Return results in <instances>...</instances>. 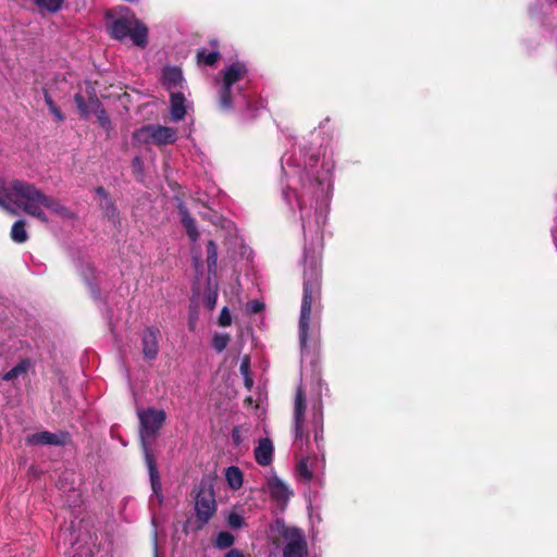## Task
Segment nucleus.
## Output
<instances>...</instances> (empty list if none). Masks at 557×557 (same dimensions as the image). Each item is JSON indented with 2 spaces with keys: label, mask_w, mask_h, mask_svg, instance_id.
Listing matches in <instances>:
<instances>
[{
  "label": "nucleus",
  "mask_w": 557,
  "mask_h": 557,
  "mask_svg": "<svg viewBox=\"0 0 557 557\" xmlns=\"http://www.w3.org/2000/svg\"><path fill=\"white\" fill-rule=\"evenodd\" d=\"M322 269L318 261L311 260L304 272V293L299 318V343L305 349L309 339L312 306L321 298Z\"/></svg>",
  "instance_id": "obj_1"
},
{
  "label": "nucleus",
  "mask_w": 557,
  "mask_h": 557,
  "mask_svg": "<svg viewBox=\"0 0 557 557\" xmlns=\"http://www.w3.org/2000/svg\"><path fill=\"white\" fill-rule=\"evenodd\" d=\"M7 201L15 208L28 213L36 206H41L45 194L34 184L14 178L8 185H2Z\"/></svg>",
  "instance_id": "obj_2"
},
{
  "label": "nucleus",
  "mask_w": 557,
  "mask_h": 557,
  "mask_svg": "<svg viewBox=\"0 0 557 557\" xmlns=\"http://www.w3.org/2000/svg\"><path fill=\"white\" fill-rule=\"evenodd\" d=\"M109 35H147L148 27L124 5L109 9L104 13Z\"/></svg>",
  "instance_id": "obj_3"
},
{
  "label": "nucleus",
  "mask_w": 557,
  "mask_h": 557,
  "mask_svg": "<svg viewBox=\"0 0 557 557\" xmlns=\"http://www.w3.org/2000/svg\"><path fill=\"white\" fill-rule=\"evenodd\" d=\"M138 419L140 442L146 456V449H150V441H153L158 435L159 430L165 422L166 414L163 410L148 408L147 410H138Z\"/></svg>",
  "instance_id": "obj_4"
},
{
  "label": "nucleus",
  "mask_w": 557,
  "mask_h": 557,
  "mask_svg": "<svg viewBox=\"0 0 557 557\" xmlns=\"http://www.w3.org/2000/svg\"><path fill=\"white\" fill-rule=\"evenodd\" d=\"M280 534L286 541L282 550L283 557L308 556V543L301 529L283 524Z\"/></svg>",
  "instance_id": "obj_5"
},
{
  "label": "nucleus",
  "mask_w": 557,
  "mask_h": 557,
  "mask_svg": "<svg viewBox=\"0 0 557 557\" xmlns=\"http://www.w3.org/2000/svg\"><path fill=\"white\" fill-rule=\"evenodd\" d=\"M196 518L201 529L213 517L216 511V503L212 490L200 487L195 497Z\"/></svg>",
  "instance_id": "obj_6"
},
{
  "label": "nucleus",
  "mask_w": 557,
  "mask_h": 557,
  "mask_svg": "<svg viewBox=\"0 0 557 557\" xmlns=\"http://www.w3.org/2000/svg\"><path fill=\"white\" fill-rule=\"evenodd\" d=\"M139 133H147L157 146L173 144L177 138L174 128L162 125H146L139 129Z\"/></svg>",
  "instance_id": "obj_7"
},
{
  "label": "nucleus",
  "mask_w": 557,
  "mask_h": 557,
  "mask_svg": "<svg viewBox=\"0 0 557 557\" xmlns=\"http://www.w3.org/2000/svg\"><path fill=\"white\" fill-rule=\"evenodd\" d=\"M74 102L77 107L79 115L84 119L88 117L90 113H97L99 110L103 108L95 90L88 92L87 101L81 92L75 94Z\"/></svg>",
  "instance_id": "obj_8"
},
{
  "label": "nucleus",
  "mask_w": 557,
  "mask_h": 557,
  "mask_svg": "<svg viewBox=\"0 0 557 557\" xmlns=\"http://www.w3.org/2000/svg\"><path fill=\"white\" fill-rule=\"evenodd\" d=\"M160 331L157 327H147L141 336V350L146 359L153 360L159 354L158 337Z\"/></svg>",
  "instance_id": "obj_9"
},
{
  "label": "nucleus",
  "mask_w": 557,
  "mask_h": 557,
  "mask_svg": "<svg viewBox=\"0 0 557 557\" xmlns=\"http://www.w3.org/2000/svg\"><path fill=\"white\" fill-rule=\"evenodd\" d=\"M69 434L61 432L59 434L49 431H41L27 436V443L34 445H53L63 446L66 443Z\"/></svg>",
  "instance_id": "obj_10"
},
{
  "label": "nucleus",
  "mask_w": 557,
  "mask_h": 557,
  "mask_svg": "<svg viewBox=\"0 0 557 557\" xmlns=\"http://www.w3.org/2000/svg\"><path fill=\"white\" fill-rule=\"evenodd\" d=\"M248 73L247 65L244 62L235 61L223 71V86L232 88L235 83L245 78Z\"/></svg>",
  "instance_id": "obj_11"
},
{
  "label": "nucleus",
  "mask_w": 557,
  "mask_h": 557,
  "mask_svg": "<svg viewBox=\"0 0 557 557\" xmlns=\"http://www.w3.org/2000/svg\"><path fill=\"white\" fill-rule=\"evenodd\" d=\"M146 465L149 470V476L151 482V487L153 491V494L158 497L159 503H162L163 495H162V487H161V481L160 475L157 467V461L154 458V455L152 454L151 449H146V457H145Z\"/></svg>",
  "instance_id": "obj_12"
},
{
  "label": "nucleus",
  "mask_w": 557,
  "mask_h": 557,
  "mask_svg": "<svg viewBox=\"0 0 557 557\" xmlns=\"http://www.w3.org/2000/svg\"><path fill=\"white\" fill-rule=\"evenodd\" d=\"M273 444L269 437L260 438L258 446L255 448V460L259 466L267 467L273 460Z\"/></svg>",
  "instance_id": "obj_13"
},
{
  "label": "nucleus",
  "mask_w": 557,
  "mask_h": 557,
  "mask_svg": "<svg viewBox=\"0 0 557 557\" xmlns=\"http://www.w3.org/2000/svg\"><path fill=\"white\" fill-rule=\"evenodd\" d=\"M177 211H178V215L181 218V223H182L183 227L185 228L188 238L193 243H196L199 238V232H198L195 219L191 218V215L184 202L178 203Z\"/></svg>",
  "instance_id": "obj_14"
},
{
  "label": "nucleus",
  "mask_w": 557,
  "mask_h": 557,
  "mask_svg": "<svg viewBox=\"0 0 557 557\" xmlns=\"http://www.w3.org/2000/svg\"><path fill=\"white\" fill-rule=\"evenodd\" d=\"M162 85L171 90L177 87H182L183 83V72L177 66H165L162 70L161 75Z\"/></svg>",
  "instance_id": "obj_15"
},
{
  "label": "nucleus",
  "mask_w": 557,
  "mask_h": 557,
  "mask_svg": "<svg viewBox=\"0 0 557 557\" xmlns=\"http://www.w3.org/2000/svg\"><path fill=\"white\" fill-rule=\"evenodd\" d=\"M41 206L62 219H71L73 216L72 211L67 207L62 205L60 200L46 194L42 199Z\"/></svg>",
  "instance_id": "obj_16"
},
{
  "label": "nucleus",
  "mask_w": 557,
  "mask_h": 557,
  "mask_svg": "<svg viewBox=\"0 0 557 557\" xmlns=\"http://www.w3.org/2000/svg\"><path fill=\"white\" fill-rule=\"evenodd\" d=\"M269 493L276 500H286L289 497V491L286 484L277 476L268 479Z\"/></svg>",
  "instance_id": "obj_17"
},
{
  "label": "nucleus",
  "mask_w": 557,
  "mask_h": 557,
  "mask_svg": "<svg viewBox=\"0 0 557 557\" xmlns=\"http://www.w3.org/2000/svg\"><path fill=\"white\" fill-rule=\"evenodd\" d=\"M171 116L173 121H181L186 114L185 97L183 92H171Z\"/></svg>",
  "instance_id": "obj_18"
},
{
  "label": "nucleus",
  "mask_w": 557,
  "mask_h": 557,
  "mask_svg": "<svg viewBox=\"0 0 557 557\" xmlns=\"http://www.w3.org/2000/svg\"><path fill=\"white\" fill-rule=\"evenodd\" d=\"M306 409H307L306 392L301 386H299L296 389V394H295L294 421L305 420Z\"/></svg>",
  "instance_id": "obj_19"
},
{
  "label": "nucleus",
  "mask_w": 557,
  "mask_h": 557,
  "mask_svg": "<svg viewBox=\"0 0 557 557\" xmlns=\"http://www.w3.org/2000/svg\"><path fill=\"white\" fill-rule=\"evenodd\" d=\"M225 479L228 486L234 491H237L243 486L244 474L243 471L236 466H230L225 470Z\"/></svg>",
  "instance_id": "obj_20"
},
{
  "label": "nucleus",
  "mask_w": 557,
  "mask_h": 557,
  "mask_svg": "<svg viewBox=\"0 0 557 557\" xmlns=\"http://www.w3.org/2000/svg\"><path fill=\"white\" fill-rule=\"evenodd\" d=\"M30 360L28 358L22 359L16 366H14L10 371L5 372L2 375L3 381H13L18 376L26 374L30 368Z\"/></svg>",
  "instance_id": "obj_21"
},
{
  "label": "nucleus",
  "mask_w": 557,
  "mask_h": 557,
  "mask_svg": "<svg viewBox=\"0 0 557 557\" xmlns=\"http://www.w3.org/2000/svg\"><path fill=\"white\" fill-rule=\"evenodd\" d=\"M11 238L13 242L23 244L28 239V233L26 231V222L21 219L14 222L11 228Z\"/></svg>",
  "instance_id": "obj_22"
},
{
  "label": "nucleus",
  "mask_w": 557,
  "mask_h": 557,
  "mask_svg": "<svg viewBox=\"0 0 557 557\" xmlns=\"http://www.w3.org/2000/svg\"><path fill=\"white\" fill-rule=\"evenodd\" d=\"M295 443L300 447L309 445V432L305 430V420L294 421Z\"/></svg>",
  "instance_id": "obj_23"
},
{
  "label": "nucleus",
  "mask_w": 557,
  "mask_h": 557,
  "mask_svg": "<svg viewBox=\"0 0 557 557\" xmlns=\"http://www.w3.org/2000/svg\"><path fill=\"white\" fill-rule=\"evenodd\" d=\"M311 423L313 440L319 446L320 441L323 440V414L320 410L313 413Z\"/></svg>",
  "instance_id": "obj_24"
},
{
  "label": "nucleus",
  "mask_w": 557,
  "mask_h": 557,
  "mask_svg": "<svg viewBox=\"0 0 557 557\" xmlns=\"http://www.w3.org/2000/svg\"><path fill=\"white\" fill-rule=\"evenodd\" d=\"M207 267L209 272L216 268L218 263V246L213 240H209L206 247Z\"/></svg>",
  "instance_id": "obj_25"
},
{
  "label": "nucleus",
  "mask_w": 557,
  "mask_h": 557,
  "mask_svg": "<svg viewBox=\"0 0 557 557\" xmlns=\"http://www.w3.org/2000/svg\"><path fill=\"white\" fill-rule=\"evenodd\" d=\"M100 208L104 214V216L111 221V222H116L117 219H119V211L113 202V200L111 198L104 200V201H101L100 202Z\"/></svg>",
  "instance_id": "obj_26"
},
{
  "label": "nucleus",
  "mask_w": 557,
  "mask_h": 557,
  "mask_svg": "<svg viewBox=\"0 0 557 557\" xmlns=\"http://www.w3.org/2000/svg\"><path fill=\"white\" fill-rule=\"evenodd\" d=\"M220 58H221V54L218 50H213L209 53H207L205 49L197 51V61L199 63H203L209 66L214 65L219 61Z\"/></svg>",
  "instance_id": "obj_27"
},
{
  "label": "nucleus",
  "mask_w": 557,
  "mask_h": 557,
  "mask_svg": "<svg viewBox=\"0 0 557 557\" xmlns=\"http://www.w3.org/2000/svg\"><path fill=\"white\" fill-rule=\"evenodd\" d=\"M235 542V537L227 531H221L218 533L214 546L219 549L230 548Z\"/></svg>",
  "instance_id": "obj_28"
},
{
  "label": "nucleus",
  "mask_w": 557,
  "mask_h": 557,
  "mask_svg": "<svg viewBox=\"0 0 557 557\" xmlns=\"http://www.w3.org/2000/svg\"><path fill=\"white\" fill-rule=\"evenodd\" d=\"M39 10H46L50 13H55L61 10L63 0H35Z\"/></svg>",
  "instance_id": "obj_29"
},
{
  "label": "nucleus",
  "mask_w": 557,
  "mask_h": 557,
  "mask_svg": "<svg viewBox=\"0 0 557 557\" xmlns=\"http://www.w3.org/2000/svg\"><path fill=\"white\" fill-rule=\"evenodd\" d=\"M219 106L223 111H230L232 109V88H226V86L222 85L219 97Z\"/></svg>",
  "instance_id": "obj_30"
},
{
  "label": "nucleus",
  "mask_w": 557,
  "mask_h": 557,
  "mask_svg": "<svg viewBox=\"0 0 557 557\" xmlns=\"http://www.w3.org/2000/svg\"><path fill=\"white\" fill-rule=\"evenodd\" d=\"M95 114L97 116L99 126L106 132L107 137L109 138L111 136L112 123L107 111L104 110V108H102Z\"/></svg>",
  "instance_id": "obj_31"
},
{
  "label": "nucleus",
  "mask_w": 557,
  "mask_h": 557,
  "mask_svg": "<svg viewBox=\"0 0 557 557\" xmlns=\"http://www.w3.org/2000/svg\"><path fill=\"white\" fill-rule=\"evenodd\" d=\"M231 336L228 334H215L212 337V347L218 351L222 352L228 345Z\"/></svg>",
  "instance_id": "obj_32"
},
{
  "label": "nucleus",
  "mask_w": 557,
  "mask_h": 557,
  "mask_svg": "<svg viewBox=\"0 0 557 557\" xmlns=\"http://www.w3.org/2000/svg\"><path fill=\"white\" fill-rule=\"evenodd\" d=\"M297 472L298 474L307 482L311 481L312 478H313V474L311 472V470L309 469L308 467V458H305L302 457L298 462H297Z\"/></svg>",
  "instance_id": "obj_33"
},
{
  "label": "nucleus",
  "mask_w": 557,
  "mask_h": 557,
  "mask_svg": "<svg viewBox=\"0 0 557 557\" xmlns=\"http://www.w3.org/2000/svg\"><path fill=\"white\" fill-rule=\"evenodd\" d=\"M226 521L228 527L233 530L240 529L246 524L244 517L237 512H231L227 516Z\"/></svg>",
  "instance_id": "obj_34"
},
{
  "label": "nucleus",
  "mask_w": 557,
  "mask_h": 557,
  "mask_svg": "<svg viewBox=\"0 0 557 557\" xmlns=\"http://www.w3.org/2000/svg\"><path fill=\"white\" fill-rule=\"evenodd\" d=\"M232 323V315L227 307H223L219 315V325L228 326Z\"/></svg>",
  "instance_id": "obj_35"
},
{
  "label": "nucleus",
  "mask_w": 557,
  "mask_h": 557,
  "mask_svg": "<svg viewBox=\"0 0 557 557\" xmlns=\"http://www.w3.org/2000/svg\"><path fill=\"white\" fill-rule=\"evenodd\" d=\"M42 206H36L34 209H32L27 214L30 215V216H34L36 218L37 220H39L41 223H48L49 222V219L47 216V214L42 211Z\"/></svg>",
  "instance_id": "obj_36"
},
{
  "label": "nucleus",
  "mask_w": 557,
  "mask_h": 557,
  "mask_svg": "<svg viewBox=\"0 0 557 557\" xmlns=\"http://www.w3.org/2000/svg\"><path fill=\"white\" fill-rule=\"evenodd\" d=\"M120 40L129 39L133 46L145 48L148 45V37H116Z\"/></svg>",
  "instance_id": "obj_37"
},
{
  "label": "nucleus",
  "mask_w": 557,
  "mask_h": 557,
  "mask_svg": "<svg viewBox=\"0 0 557 557\" xmlns=\"http://www.w3.org/2000/svg\"><path fill=\"white\" fill-rule=\"evenodd\" d=\"M239 371H240L243 376L244 375H248V374H252L251 370H250V356L249 355H245L243 357L240 366H239Z\"/></svg>",
  "instance_id": "obj_38"
},
{
  "label": "nucleus",
  "mask_w": 557,
  "mask_h": 557,
  "mask_svg": "<svg viewBox=\"0 0 557 557\" xmlns=\"http://www.w3.org/2000/svg\"><path fill=\"white\" fill-rule=\"evenodd\" d=\"M0 207L5 210L8 213L12 214V215H15L16 214V210L15 208H13L12 206H10V203L7 201V197H5V194H3V191L1 190L0 193Z\"/></svg>",
  "instance_id": "obj_39"
},
{
  "label": "nucleus",
  "mask_w": 557,
  "mask_h": 557,
  "mask_svg": "<svg viewBox=\"0 0 557 557\" xmlns=\"http://www.w3.org/2000/svg\"><path fill=\"white\" fill-rule=\"evenodd\" d=\"M216 300H218V293L216 292L209 293L205 300V305H206L207 309L213 310L216 305Z\"/></svg>",
  "instance_id": "obj_40"
},
{
  "label": "nucleus",
  "mask_w": 557,
  "mask_h": 557,
  "mask_svg": "<svg viewBox=\"0 0 557 557\" xmlns=\"http://www.w3.org/2000/svg\"><path fill=\"white\" fill-rule=\"evenodd\" d=\"M232 441L233 443L238 446L242 443V436H240V430L238 426H234L232 430Z\"/></svg>",
  "instance_id": "obj_41"
},
{
  "label": "nucleus",
  "mask_w": 557,
  "mask_h": 557,
  "mask_svg": "<svg viewBox=\"0 0 557 557\" xmlns=\"http://www.w3.org/2000/svg\"><path fill=\"white\" fill-rule=\"evenodd\" d=\"M49 110L58 122H62L64 120V115L58 106L49 108Z\"/></svg>",
  "instance_id": "obj_42"
},
{
  "label": "nucleus",
  "mask_w": 557,
  "mask_h": 557,
  "mask_svg": "<svg viewBox=\"0 0 557 557\" xmlns=\"http://www.w3.org/2000/svg\"><path fill=\"white\" fill-rule=\"evenodd\" d=\"M42 92H44L45 102L48 106V108L55 107L57 104L53 101L52 97L50 96L49 91L46 88H44Z\"/></svg>",
  "instance_id": "obj_43"
},
{
  "label": "nucleus",
  "mask_w": 557,
  "mask_h": 557,
  "mask_svg": "<svg viewBox=\"0 0 557 557\" xmlns=\"http://www.w3.org/2000/svg\"><path fill=\"white\" fill-rule=\"evenodd\" d=\"M95 191H96V194H97L98 196H100V197H101V201H104V200H107V199H109V198H110V196H109L108 191H107L102 186H98V187L95 189Z\"/></svg>",
  "instance_id": "obj_44"
},
{
  "label": "nucleus",
  "mask_w": 557,
  "mask_h": 557,
  "mask_svg": "<svg viewBox=\"0 0 557 557\" xmlns=\"http://www.w3.org/2000/svg\"><path fill=\"white\" fill-rule=\"evenodd\" d=\"M244 385L245 387L250 391L253 386V379H252V374H248V375H244Z\"/></svg>",
  "instance_id": "obj_45"
},
{
  "label": "nucleus",
  "mask_w": 557,
  "mask_h": 557,
  "mask_svg": "<svg viewBox=\"0 0 557 557\" xmlns=\"http://www.w3.org/2000/svg\"><path fill=\"white\" fill-rule=\"evenodd\" d=\"M225 557H245L244 553L237 548H231L226 554Z\"/></svg>",
  "instance_id": "obj_46"
},
{
  "label": "nucleus",
  "mask_w": 557,
  "mask_h": 557,
  "mask_svg": "<svg viewBox=\"0 0 557 557\" xmlns=\"http://www.w3.org/2000/svg\"><path fill=\"white\" fill-rule=\"evenodd\" d=\"M296 198L298 208L300 211H302L308 206V203L302 196L296 195Z\"/></svg>",
  "instance_id": "obj_47"
},
{
  "label": "nucleus",
  "mask_w": 557,
  "mask_h": 557,
  "mask_svg": "<svg viewBox=\"0 0 557 557\" xmlns=\"http://www.w3.org/2000/svg\"><path fill=\"white\" fill-rule=\"evenodd\" d=\"M263 307H264V306H263V304H261V302H253V304H252L251 311H252L253 313H257V312L261 311V310L263 309Z\"/></svg>",
  "instance_id": "obj_48"
},
{
  "label": "nucleus",
  "mask_w": 557,
  "mask_h": 557,
  "mask_svg": "<svg viewBox=\"0 0 557 557\" xmlns=\"http://www.w3.org/2000/svg\"><path fill=\"white\" fill-rule=\"evenodd\" d=\"M318 160H319L318 156H315V154L310 156L309 161H308L309 165L312 168L318 162Z\"/></svg>",
  "instance_id": "obj_49"
},
{
  "label": "nucleus",
  "mask_w": 557,
  "mask_h": 557,
  "mask_svg": "<svg viewBox=\"0 0 557 557\" xmlns=\"http://www.w3.org/2000/svg\"><path fill=\"white\" fill-rule=\"evenodd\" d=\"M140 165H141V160L138 157H135L133 159V168L140 166Z\"/></svg>",
  "instance_id": "obj_50"
},
{
  "label": "nucleus",
  "mask_w": 557,
  "mask_h": 557,
  "mask_svg": "<svg viewBox=\"0 0 557 557\" xmlns=\"http://www.w3.org/2000/svg\"><path fill=\"white\" fill-rule=\"evenodd\" d=\"M312 176L314 177L317 184L321 186L322 182L319 180V177H317L314 173H312Z\"/></svg>",
  "instance_id": "obj_51"
},
{
  "label": "nucleus",
  "mask_w": 557,
  "mask_h": 557,
  "mask_svg": "<svg viewBox=\"0 0 557 557\" xmlns=\"http://www.w3.org/2000/svg\"><path fill=\"white\" fill-rule=\"evenodd\" d=\"M216 42H218L216 40H211V45H212V46H215V45H216Z\"/></svg>",
  "instance_id": "obj_52"
},
{
  "label": "nucleus",
  "mask_w": 557,
  "mask_h": 557,
  "mask_svg": "<svg viewBox=\"0 0 557 557\" xmlns=\"http://www.w3.org/2000/svg\"><path fill=\"white\" fill-rule=\"evenodd\" d=\"M555 1H556V3H557V0H555Z\"/></svg>",
  "instance_id": "obj_53"
}]
</instances>
